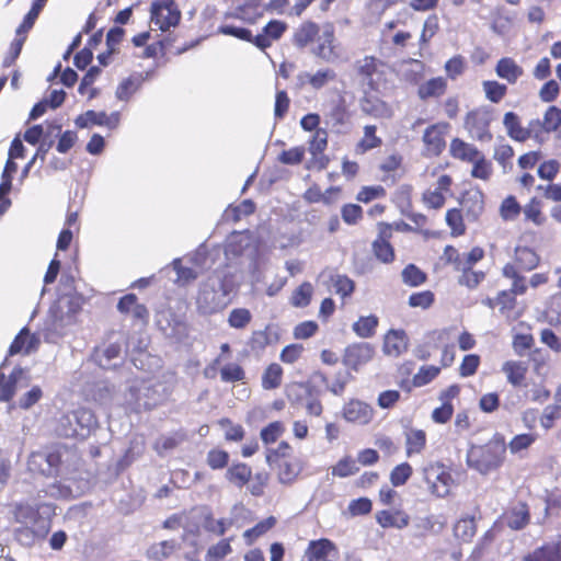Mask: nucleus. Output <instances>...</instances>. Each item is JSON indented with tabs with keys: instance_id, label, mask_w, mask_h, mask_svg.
<instances>
[{
	"instance_id": "46",
	"label": "nucleus",
	"mask_w": 561,
	"mask_h": 561,
	"mask_svg": "<svg viewBox=\"0 0 561 561\" xmlns=\"http://www.w3.org/2000/svg\"><path fill=\"white\" fill-rule=\"evenodd\" d=\"M314 287L310 282H302L289 296V305L294 308H306L311 304Z\"/></svg>"
},
{
	"instance_id": "19",
	"label": "nucleus",
	"mask_w": 561,
	"mask_h": 561,
	"mask_svg": "<svg viewBox=\"0 0 561 561\" xmlns=\"http://www.w3.org/2000/svg\"><path fill=\"white\" fill-rule=\"evenodd\" d=\"M459 392V386L451 385L439 393L438 398L442 401V404L435 408L432 412V420L434 423L446 424L451 420L454 414V404L451 401L458 397Z\"/></svg>"
},
{
	"instance_id": "51",
	"label": "nucleus",
	"mask_w": 561,
	"mask_h": 561,
	"mask_svg": "<svg viewBox=\"0 0 561 561\" xmlns=\"http://www.w3.org/2000/svg\"><path fill=\"white\" fill-rule=\"evenodd\" d=\"M542 316L550 325H561V291L554 293L548 298Z\"/></svg>"
},
{
	"instance_id": "43",
	"label": "nucleus",
	"mask_w": 561,
	"mask_h": 561,
	"mask_svg": "<svg viewBox=\"0 0 561 561\" xmlns=\"http://www.w3.org/2000/svg\"><path fill=\"white\" fill-rule=\"evenodd\" d=\"M284 369L278 363L268 364L262 373L261 386L264 390H274L282 386Z\"/></svg>"
},
{
	"instance_id": "60",
	"label": "nucleus",
	"mask_w": 561,
	"mask_h": 561,
	"mask_svg": "<svg viewBox=\"0 0 561 561\" xmlns=\"http://www.w3.org/2000/svg\"><path fill=\"white\" fill-rule=\"evenodd\" d=\"M401 276L402 282L410 287H419L427 280V274L413 263L402 270Z\"/></svg>"
},
{
	"instance_id": "22",
	"label": "nucleus",
	"mask_w": 561,
	"mask_h": 561,
	"mask_svg": "<svg viewBox=\"0 0 561 561\" xmlns=\"http://www.w3.org/2000/svg\"><path fill=\"white\" fill-rule=\"evenodd\" d=\"M343 417L351 423L366 425L374 417V409L366 402L352 399L343 407Z\"/></svg>"
},
{
	"instance_id": "24",
	"label": "nucleus",
	"mask_w": 561,
	"mask_h": 561,
	"mask_svg": "<svg viewBox=\"0 0 561 561\" xmlns=\"http://www.w3.org/2000/svg\"><path fill=\"white\" fill-rule=\"evenodd\" d=\"M539 264L540 256L536 250L527 245H516L514 249L513 261L505 265H513L515 270L531 272L536 270Z\"/></svg>"
},
{
	"instance_id": "4",
	"label": "nucleus",
	"mask_w": 561,
	"mask_h": 561,
	"mask_svg": "<svg viewBox=\"0 0 561 561\" xmlns=\"http://www.w3.org/2000/svg\"><path fill=\"white\" fill-rule=\"evenodd\" d=\"M65 450L66 446L56 444L32 451L27 460L28 470L46 478L58 477Z\"/></svg>"
},
{
	"instance_id": "9",
	"label": "nucleus",
	"mask_w": 561,
	"mask_h": 561,
	"mask_svg": "<svg viewBox=\"0 0 561 561\" xmlns=\"http://www.w3.org/2000/svg\"><path fill=\"white\" fill-rule=\"evenodd\" d=\"M454 179L450 174L443 173L437 178L436 187L427 188L421 195V202L430 210L442 209L447 201V195L451 193Z\"/></svg>"
},
{
	"instance_id": "53",
	"label": "nucleus",
	"mask_w": 561,
	"mask_h": 561,
	"mask_svg": "<svg viewBox=\"0 0 561 561\" xmlns=\"http://www.w3.org/2000/svg\"><path fill=\"white\" fill-rule=\"evenodd\" d=\"M358 472L359 466L357 465L356 459L351 455L342 457L334 466L331 467L332 476L341 479L355 476Z\"/></svg>"
},
{
	"instance_id": "47",
	"label": "nucleus",
	"mask_w": 561,
	"mask_h": 561,
	"mask_svg": "<svg viewBox=\"0 0 561 561\" xmlns=\"http://www.w3.org/2000/svg\"><path fill=\"white\" fill-rule=\"evenodd\" d=\"M524 271L515 270L513 265H504L502 267V275L512 280L511 288L508 289L516 296H523L528 290L526 277L522 274Z\"/></svg>"
},
{
	"instance_id": "48",
	"label": "nucleus",
	"mask_w": 561,
	"mask_h": 561,
	"mask_svg": "<svg viewBox=\"0 0 561 561\" xmlns=\"http://www.w3.org/2000/svg\"><path fill=\"white\" fill-rule=\"evenodd\" d=\"M186 439V434L182 431L175 432L172 435H162L153 443L154 451L162 456L168 451L178 448Z\"/></svg>"
},
{
	"instance_id": "2",
	"label": "nucleus",
	"mask_w": 561,
	"mask_h": 561,
	"mask_svg": "<svg viewBox=\"0 0 561 561\" xmlns=\"http://www.w3.org/2000/svg\"><path fill=\"white\" fill-rule=\"evenodd\" d=\"M507 445L503 434L495 433L485 444L472 446L467 454L468 466L481 474L497 470L505 461Z\"/></svg>"
},
{
	"instance_id": "49",
	"label": "nucleus",
	"mask_w": 561,
	"mask_h": 561,
	"mask_svg": "<svg viewBox=\"0 0 561 561\" xmlns=\"http://www.w3.org/2000/svg\"><path fill=\"white\" fill-rule=\"evenodd\" d=\"M526 327L528 329L527 332H515L512 335V348L518 356H523L535 348V337L530 332L531 327L530 324H526Z\"/></svg>"
},
{
	"instance_id": "26",
	"label": "nucleus",
	"mask_w": 561,
	"mask_h": 561,
	"mask_svg": "<svg viewBox=\"0 0 561 561\" xmlns=\"http://www.w3.org/2000/svg\"><path fill=\"white\" fill-rule=\"evenodd\" d=\"M409 339L403 330H389L383 337L382 352L390 357H399L408 351Z\"/></svg>"
},
{
	"instance_id": "15",
	"label": "nucleus",
	"mask_w": 561,
	"mask_h": 561,
	"mask_svg": "<svg viewBox=\"0 0 561 561\" xmlns=\"http://www.w3.org/2000/svg\"><path fill=\"white\" fill-rule=\"evenodd\" d=\"M328 147V131L325 129H317L310 141L308 150L311 158L308 162V169L324 170L330 162L329 157L324 153Z\"/></svg>"
},
{
	"instance_id": "8",
	"label": "nucleus",
	"mask_w": 561,
	"mask_h": 561,
	"mask_svg": "<svg viewBox=\"0 0 561 561\" xmlns=\"http://www.w3.org/2000/svg\"><path fill=\"white\" fill-rule=\"evenodd\" d=\"M48 506L47 503L43 502L31 504L26 501H19L9 505V512L15 524L26 526L49 525L41 515V511Z\"/></svg>"
},
{
	"instance_id": "31",
	"label": "nucleus",
	"mask_w": 561,
	"mask_h": 561,
	"mask_svg": "<svg viewBox=\"0 0 561 561\" xmlns=\"http://www.w3.org/2000/svg\"><path fill=\"white\" fill-rule=\"evenodd\" d=\"M524 561H561V539L543 542L528 552Z\"/></svg>"
},
{
	"instance_id": "10",
	"label": "nucleus",
	"mask_w": 561,
	"mask_h": 561,
	"mask_svg": "<svg viewBox=\"0 0 561 561\" xmlns=\"http://www.w3.org/2000/svg\"><path fill=\"white\" fill-rule=\"evenodd\" d=\"M377 237L371 243V250L375 257L383 263L390 264L396 259V253L390 240L393 236L392 225L380 221L377 224Z\"/></svg>"
},
{
	"instance_id": "57",
	"label": "nucleus",
	"mask_w": 561,
	"mask_h": 561,
	"mask_svg": "<svg viewBox=\"0 0 561 561\" xmlns=\"http://www.w3.org/2000/svg\"><path fill=\"white\" fill-rule=\"evenodd\" d=\"M218 425L224 430V436L227 442L239 443L245 436V430L241 424L233 423L229 417L218 420Z\"/></svg>"
},
{
	"instance_id": "7",
	"label": "nucleus",
	"mask_w": 561,
	"mask_h": 561,
	"mask_svg": "<svg viewBox=\"0 0 561 561\" xmlns=\"http://www.w3.org/2000/svg\"><path fill=\"white\" fill-rule=\"evenodd\" d=\"M450 129L447 122H437L428 125L422 136L423 150L425 158L439 157L446 148V136Z\"/></svg>"
},
{
	"instance_id": "63",
	"label": "nucleus",
	"mask_w": 561,
	"mask_h": 561,
	"mask_svg": "<svg viewBox=\"0 0 561 561\" xmlns=\"http://www.w3.org/2000/svg\"><path fill=\"white\" fill-rule=\"evenodd\" d=\"M252 318V313L249 309L234 308L230 311L227 322L232 329L243 330L251 323Z\"/></svg>"
},
{
	"instance_id": "32",
	"label": "nucleus",
	"mask_w": 561,
	"mask_h": 561,
	"mask_svg": "<svg viewBox=\"0 0 561 561\" xmlns=\"http://www.w3.org/2000/svg\"><path fill=\"white\" fill-rule=\"evenodd\" d=\"M477 531L476 517L468 514L459 517L453 525V536L460 545L472 542Z\"/></svg>"
},
{
	"instance_id": "59",
	"label": "nucleus",
	"mask_w": 561,
	"mask_h": 561,
	"mask_svg": "<svg viewBox=\"0 0 561 561\" xmlns=\"http://www.w3.org/2000/svg\"><path fill=\"white\" fill-rule=\"evenodd\" d=\"M482 89L485 99L491 103H500L507 94V85L496 80H485L482 82Z\"/></svg>"
},
{
	"instance_id": "14",
	"label": "nucleus",
	"mask_w": 561,
	"mask_h": 561,
	"mask_svg": "<svg viewBox=\"0 0 561 561\" xmlns=\"http://www.w3.org/2000/svg\"><path fill=\"white\" fill-rule=\"evenodd\" d=\"M483 257L484 250L481 247H473L468 253H460L454 245L448 244L443 251L445 263L453 265L457 272L466 268V266L467 268L473 267Z\"/></svg>"
},
{
	"instance_id": "35",
	"label": "nucleus",
	"mask_w": 561,
	"mask_h": 561,
	"mask_svg": "<svg viewBox=\"0 0 561 561\" xmlns=\"http://www.w3.org/2000/svg\"><path fill=\"white\" fill-rule=\"evenodd\" d=\"M252 476V468L248 463L241 461L232 462L228 466L225 473L226 480L239 489L245 486L251 481Z\"/></svg>"
},
{
	"instance_id": "17",
	"label": "nucleus",
	"mask_w": 561,
	"mask_h": 561,
	"mask_svg": "<svg viewBox=\"0 0 561 561\" xmlns=\"http://www.w3.org/2000/svg\"><path fill=\"white\" fill-rule=\"evenodd\" d=\"M385 67L386 62L375 56H365L357 60L355 65L357 76L364 79L373 89L376 88L375 78L380 79L385 75Z\"/></svg>"
},
{
	"instance_id": "3",
	"label": "nucleus",
	"mask_w": 561,
	"mask_h": 561,
	"mask_svg": "<svg viewBox=\"0 0 561 561\" xmlns=\"http://www.w3.org/2000/svg\"><path fill=\"white\" fill-rule=\"evenodd\" d=\"M427 493L435 499L448 497L455 486L451 468L440 460L428 461L421 470Z\"/></svg>"
},
{
	"instance_id": "44",
	"label": "nucleus",
	"mask_w": 561,
	"mask_h": 561,
	"mask_svg": "<svg viewBox=\"0 0 561 561\" xmlns=\"http://www.w3.org/2000/svg\"><path fill=\"white\" fill-rule=\"evenodd\" d=\"M379 325V318L376 314L360 316L353 324L352 330L360 339L373 337Z\"/></svg>"
},
{
	"instance_id": "50",
	"label": "nucleus",
	"mask_w": 561,
	"mask_h": 561,
	"mask_svg": "<svg viewBox=\"0 0 561 561\" xmlns=\"http://www.w3.org/2000/svg\"><path fill=\"white\" fill-rule=\"evenodd\" d=\"M377 127L375 125H366L364 127V136L356 144L355 152L363 154L369 150L378 148L382 145V139L377 136Z\"/></svg>"
},
{
	"instance_id": "6",
	"label": "nucleus",
	"mask_w": 561,
	"mask_h": 561,
	"mask_svg": "<svg viewBox=\"0 0 561 561\" xmlns=\"http://www.w3.org/2000/svg\"><path fill=\"white\" fill-rule=\"evenodd\" d=\"M492 121V108L478 106L466 113L463 117V128L471 139L480 142H490L493 139L491 131Z\"/></svg>"
},
{
	"instance_id": "5",
	"label": "nucleus",
	"mask_w": 561,
	"mask_h": 561,
	"mask_svg": "<svg viewBox=\"0 0 561 561\" xmlns=\"http://www.w3.org/2000/svg\"><path fill=\"white\" fill-rule=\"evenodd\" d=\"M321 391L310 381L291 382L286 387V398L295 407L305 405L306 412L311 416H321L323 404L320 400Z\"/></svg>"
},
{
	"instance_id": "20",
	"label": "nucleus",
	"mask_w": 561,
	"mask_h": 561,
	"mask_svg": "<svg viewBox=\"0 0 561 561\" xmlns=\"http://www.w3.org/2000/svg\"><path fill=\"white\" fill-rule=\"evenodd\" d=\"M288 24L282 20H271L262 28V32L254 36V46L261 50L270 48L274 42L279 41L286 33Z\"/></svg>"
},
{
	"instance_id": "52",
	"label": "nucleus",
	"mask_w": 561,
	"mask_h": 561,
	"mask_svg": "<svg viewBox=\"0 0 561 561\" xmlns=\"http://www.w3.org/2000/svg\"><path fill=\"white\" fill-rule=\"evenodd\" d=\"M276 523L277 520L274 516L260 520L252 528H249L243 533L244 542L248 546H252L259 538L274 528Z\"/></svg>"
},
{
	"instance_id": "11",
	"label": "nucleus",
	"mask_w": 561,
	"mask_h": 561,
	"mask_svg": "<svg viewBox=\"0 0 561 561\" xmlns=\"http://www.w3.org/2000/svg\"><path fill=\"white\" fill-rule=\"evenodd\" d=\"M151 22L162 32L179 25L182 14L176 3H161L153 1L151 3Z\"/></svg>"
},
{
	"instance_id": "27",
	"label": "nucleus",
	"mask_w": 561,
	"mask_h": 561,
	"mask_svg": "<svg viewBox=\"0 0 561 561\" xmlns=\"http://www.w3.org/2000/svg\"><path fill=\"white\" fill-rule=\"evenodd\" d=\"M410 515L403 508L381 510L376 513V522L382 528L403 529L410 524Z\"/></svg>"
},
{
	"instance_id": "61",
	"label": "nucleus",
	"mask_w": 561,
	"mask_h": 561,
	"mask_svg": "<svg viewBox=\"0 0 561 561\" xmlns=\"http://www.w3.org/2000/svg\"><path fill=\"white\" fill-rule=\"evenodd\" d=\"M471 176L482 181H489L493 173V167L485 156L480 151L479 157L472 160Z\"/></svg>"
},
{
	"instance_id": "64",
	"label": "nucleus",
	"mask_w": 561,
	"mask_h": 561,
	"mask_svg": "<svg viewBox=\"0 0 561 561\" xmlns=\"http://www.w3.org/2000/svg\"><path fill=\"white\" fill-rule=\"evenodd\" d=\"M231 538H225L210 546L206 553V561H219L232 552Z\"/></svg>"
},
{
	"instance_id": "62",
	"label": "nucleus",
	"mask_w": 561,
	"mask_h": 561,
	"mask_svg": "<svg viewBox=\"0 0 561 561\" xmlns=\"http://www.w3.org/2000/svg\"><path fill=\"white\" fill-rule=\"evenodd\" d=\"M542 125L546 134L557 131L561 127V108L550 105L543 113Z\"/></svg>"
},
{
	"instance_id": "30",
	"label": "nucleus",
	"mask_w": 561,
	"mask_h": 561,
	"mask_svg": "<svg viewBox=\"0 0 561 561\" xmlns=\"http://www.w3.org/2000/svg\"><path fill=\"white\" fill-rule=\"evenodd\" d=\"M278 481L283 484L294 483L304 470L305 462L299 457L285 459L274 465Z\"/></svg>"
},
{
	"instance_id": "42",
	"label": "nucleus",
	"mask_w": 561,
	"mask_h": 561,
	"mask_svg": "<svg viewBox=\"0 0 561 561\" xmlns=\"http://www.w3.org/2000/svg\"><path fill=\"white\" fill-rule=\"evenodd\" d=\"M360 108L375 118H390L392 116L391 107L378 98L365 96L360 101Z\"/></svg>"
},
{
	"instance_id": "41",
	"label": "nucleus",
	"mask_w": 561,
	"mask_h": 561,
	"mask_svg": "<svg viewBox=\"0 0 561 561\" xmlns=\"http://www.w3.org/2000/svg\"><path fill=\"white\" fill-rule=\"evenodd\" d=\"M427 445L426 432L420 428H411L405 432V455L412 457L422 454Z\"/></svg>"
},
{
	"instance_id": "45",
	"label": "nucleus",
	"mask_w": 561,
	"mask_h": 561,
	"mask_svg": "<svg viewBox=\"0 0 561 561\" xmlns=\"http://www.w3.org/2000/svg\"><path fill=\"white\" fill-rule=\"evenodd\" d=\"M465 214L462 209L453 207L447 209L445 214V221L447 227L450 229V236L454 238L462 237L467 232V226L465 222Z\"/></svg>"
},
{
	"instance_id": "18",
	"label": "nucleus",
	"mask_w": 561,
	"mask_h": 561,
	"mask_svg": "<svg viewBox=\"0 0 561 561\" xmlns=\"http://www.w3.org/2000/svg\"><path fill=\"white\" fill-rule=\"evenodd\" d=\"M517 296L507 289L496 294L494 298H486L484 305L491 309H497L506 320H516L520 313L514 312L517 307Z\"/></svg>"
},
{
	"instance_id": "36",
	"label": "nucleus",
	"mask_w": 561,
	"mask_h": 561,
	"mask_svg": "<svg viewBox=\"0 0 561 561\" xmlns=\"http://www.w3.org/2000/svg\"><path fill=\"white\" fill-rule=\"evenodd\" d=\"M480 150L472 144L455 137L449 142V156L458 161L470 163L479 157Z\"/></svg>"
},
{
	"instance_id": "34",
	"label": "nucleus",
	"mask_w": 561,
	"mask_h": 561,
	"mask_svg": "<svg viewBox=\"0 0 561 561\" xmlns=\"http://www.w3.org/2000/svg\"><path fill=\"white\" fill-rule=\"evenodd\" d=\"M495 73L510 84H515L524 76V68L512 57H503L495 65Z\"/></svg>"
},
{
	"instance_id": "28",
	"label": "nucleus",
	"mask_w": 561,
	"mask_h": 561,
	"mask_svg": "<svg viewBox=\"0 0 561 561\" xmlns=\"http://www.w3.org/2000/svg\"><path fill=\"white\" fill-rule=\"evenodd\" d=\"M502 371L505 375L507 382L514 388H522L527 386V363L518 359L506 360L502 365Z\"/></svg>"
},
{
	"instance_id": "58",
	"label": "nucleus",
	"mask_w": 561,
	"mask_h": 561,
	"mask_svg": "<svg viewBox=\"0 0 561 561\" xmlns=\"http://www.w3.org/2000/svg\"><path fill=\"white\" fill-rule=\"evenodd\" d=\"M230 455L220 447L210 448L206 455V463L211 470H222L228 468Z\"/></svg>"
},
{
	"instance_id": "1",
	"label": "nucleus",
	"mask_w": 561,
	"mask_h": 561,
	"mask_svg": "<svg viewBox=\"0 0 561 561\" xmlns=\"http://www.w3.org/2000/svg\"><path fill=\"white\" fill-rule=\"evenodd\" d=\"M293 45L305 49L313 45L311 53L325 61L337 58L335 28L332 23L321 26L312 20L302 21L294 31Z\"/></svg>"
},
{
	"instance_id": "16",
	"label": "nucleus",
	"mask_w": 561,
	"mask_h": 561,
	"mask_svg": "<svg viewBox=\"0 0 561 561\" xmlns=\"http://www.w3.org/2000/svg\"><path fill=\"white\" fill-rule=\"evenodd\" d=\"M305 558L307 561H334L339 558V549L328 538L311 540L305 550Z\"/></svg>"
},
{
	"instance_id": "21",
	"label": "nucleus",
	"mask_w": 561,
	"mask_h": 561,
	"mask_svg": "<svg viewBox=\"0 0 561 561\" xmlns=\"http://www.w3.org/2000/svg\"><path fill=\"white\" fill-rule=\"evenodd\" d=\"M76 126L79 128H88L91 126H106L110 129H114L118 126L119 114L117 112L107 114L106 112H96L89 110L83 114L79 115L76 121Z\"/></svg>"
},
{
	"instance_id": "29",
	"label": "nucleus",
	"mask_w": 561,
	"mask_h": 561,
	"mask_svg": "<svg viewBox=\"0 0 561 561\" xmlns=\"http://www.w3.org/2000/svg\"><path fill=\"white\" fill-rule=\"evenodd\" d=\"M117 310L123 314L130 313L135 321L148 322L149 311L144 304L138 302V297L135 294H126L121 297L117 302Z\"/></svg>"
},
{
	"instance_id": "12",
	"label": "nucleus",
	"mask_w": 561,
	"mask_h": 561,
	"mask_svg": "<svg viewBox=\"0 0 561 561\" xmlns=\"http://www.w3.org/2000/svg\"><path fill=\"white\" fill-rule=\"evenodd\" d=\"M460 209L469 222H478L485 209V196L480 188L463 191L458 198Z\"/></svg>"
},
{
	"instance_id": "38",
	"label": "nucleus",
	"mask_w": 561,
	"mask_h": 561,
	"mask_svg": "<svg viewBox=\"0 0 561 561\" xmlns=\"http://www.w3.org/2000/svg\"><path fill=\"white\" fill-rule=\"evenodd\" d=\"M523 215L524 221L535 227H542L548 221V217L543 211V203L537 196L530 197L523 206Z\"/></svg>"
},
{
	"instance_id": "25",
	"label": "nucleus",
	"mask_w": 561,
	"mask_h": 561,
	"mask_svg": "<svg viewBox=\"0 0 561 561\" xmlns=\"http://www.w3.org/2000/svg\"><path fill=\"white\" fill-rule=\"evenodd\" d=\"M49 525H38V526H26L21 525L15 528L13 531L14 540L26 548H31L35 546L37 541L44 539L46 535L49 533Z\"/></svg>"
},
{
	"instance_id": "56",
	"label": "nucleus",
	"mask_w": 561,
	"mask_h": 561,
	"mask_svg": "<svg viewBox=\"0 0 561 561\" xmlns=\"http://www.w3.org/2000/svg\"><path fill=\"white\" fill-rule=\"evenodd\" d=\"M413 474V468L408 461L394 466L389 473V481L393 488L403 486Z\"/></svg>"
},
{
	"instance_id": "55",
	"label": "nucleus",
	"mask_w": 561,
	"mask_h": 561,
	"mask_svg": "<svg viewBox=\"0 0 561 561\" xmlns=\"http://www.w3.org/2000/svg\"><path fill=\"white\" fill-rule=\"evenodd\" d=\"M523 211V206L517 201L516 196H506L499 208V214L504 221H514Z\"/></svg>"
},
{
	"instance_id": "37",
	"label": "nucleus",
	"mask_w": 561,
	"mask_h": 561,
	"mask_svg": "<svg viewBox=\"0 0 561 561\" xmlns=\"http://www.w3.org/2000/svg\"><path fill=\"white\" fill-rule=\"evenodd\" d=\"M38 344L39 340L34 334H31L30 330L25 327L20 330L12 341L9 347V355L13 356L20 353L27 355L32 351L37 350Z\"/></svg>"
},
{
	"instance_id": "39",
	"label": "nucleus",
	"mask_w": 561,
	"mask_h": 561,
	"mask_svg": "<svg viewBox=\"0 0 561 561\" xmlns=\"http://www.w3.org/2000/svg\"><path fill=\"white\" fill-rule=\"evenodd\" d=\"M447 79L444 77H435L420 84L417 88V96L421 101L428 99H438L447 91Z\"/></svg>"
},
{
	"instance_id": "54",
	"label": "nucleus",
	"mask_w": 561,
	"mask_h": 561,
	"mask_svg": "<svg viewBox=\"0 0 561 561\" xmlns=\"http://www.w3.org/2000/svg\"><path fill=\"white\" fill-rule=\"evenodd\" d=\"M21 374V370H13L7 377L3 373H0V401L8 402L14 397Z\"/></svg>"
},
{
	"instance_id": "40",
	"label": "nucleus",
	"mask_w": 561,
	"mask_h": 561,
	"mask_svg": "<svg viewBox=\"0 0 561 561\" xmlns=\"http://www.w3.org/2000/svg\"><path fill=\"white\" fill-rule=\"evenodd\" d=\"M402 165L403 157L399 152H394L386 157L379 164V170L382 173L381 181L385 183L389 181L394 183L400 176L398 172L402 170Z\"/></svg>"
},
{
	"instance_id": "13",
	"label": "nucleus",
	"mask_w": 561,
	"mask_h": 561,
	"mask_svg": "<svg viewBox=\"0 0 561 561\" xmlns=\"http://www.w3.org/2000/svg\"><path fill=\"white\" fill-rule=\"evenodd\" d=\"M375 356V347L366 342H356L347 345L342 356L343 365L354 371L368 364Z\"/></svg>"
},
{
	"instance_id": "33",
	"label": "nucleus",
	"mask_w": 561,
	"mask_h": 561,
	"mask_svg": "<svg viewBox=\"0 0 561 561\" xmlns=\"http://www.w3.org/2000/svg\"><path fill=\"white\" fill-rule=\"evenodd\" d=\"M503 126L507 136L517 142L530 139V131L523 126L522 118L515 112H506L503 116Z\"/></svg>"
},
{
	"instance_id": "23",
	"label": "nucleus",
	"mask_w": 561,
	"mask_h": 561,
	"mask_svg": "<svg viewBox=\"0 0 561 561\" xmlns=\"http://www.w3.org/2000/svg\"><path fill=\"white\" fill-rule=\"evenodd\" d=\"M504 524L512 530H522L530 523V510L526 502H518L502 515Z\"/></svg>"
}]
</instances>
